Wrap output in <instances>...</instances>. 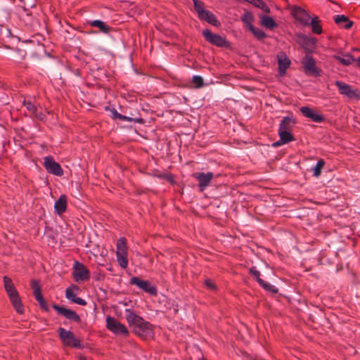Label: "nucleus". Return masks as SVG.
Returning <instances> with one entry per match:
<instances>
[{"instance_id": "obj_8", "label": "nucleus", "mask_w": 360, "mask_h": 360, "mask_svg": "<svg viewBox=\"0 0 360 360\" xmlns=\"http://www.w3.org/2000/svg\"><path fill=\"white\" fill-rule=\"evenodd\" d=\"M290 13L300 24L304 26H310V15L302 7L294 6L290 9Z\"/></svg>"}, {"instance_id": "obj_39", "label": "nucleus", "mask_w": 360, "mask_h": 360, "mask_svg": "<svg viewBox=\"0 0 360 360\" xmlns=\"http://www.w3.org/2000/svg\"><path fill=\"white\" fill-rule=\"evenodd\" d=\"M250 274L253 276L256 281L259 283V281L260 280H262L261 278H260V272L257 270L256 267L255 266H252L250 269Z\"/></svg>"}, {"instance_id": "obj_17", "label": "nucleus", "mask_w": 360, "mask_h": 360, "mask_svg": "<svg viewBox=\"0 0 360 360\" xmlns=\"http://www.w3.org/2000/svg\"><path fill=\"white\" fill-rule=\"evenodd\" d=\"M278 73L281 76H283L286 73L287 69L290 67L291 62L288 57L284 53L277 55Z\"/></svg>"}, {"instance_id": "obj_14", "label": "nucleus", "mask_w": 360, "mask_h": 360, "mask_svg": "<svg viewBox=\"0 0 360 360\" xmlns=\"http://www.w3.org/2000/svg\"><path fill=\"white\" fill-rule=\"evenodd\" d=\"M106 110H109L111 113V117L114 120H120L122 121L132 122L134 123L143 124L144 123V120L141 117H129L126 115H123L119 113L116 109L110 108L108 107L105 108Z\"/></svg>"}, {"instance_id": "obj_36", "label": "nucleus", "mask_w": 360, "mask_h": 360, "mask_svg": "<svg viewBox=\"0 0 360 360\" xmlns=\"http://www.w3.org/2000/svg\"><path fill=\"white\" fill-rule=\"evenodd\" d=\"M194 4V8L195 11L198 13V15H200L202 11H205L206 9L204 8V4L201 1L199 0H193Z\"/></svg>"}, {"instance_id": "obj_31", "label": "nucleus", "mask_w": 360, "mask_h": 360, "mask_svg": "<svg viewBox=\"0 0 360 360\" xmlns=\"http://www.w3.org/2000/svg\"><path fill=\"white\" fill-rule=\"evenodd\" d=\"M34 297L35 300L39 302V304L41 309L46 311H49V307L46 304V302L45 299L44 298L41 292H40V293L38 292L37 295H34Z\"/></svg>"}, {"instance_id": "obj_5", "label": "nucleus", "mask_w": 360, "mask_h": 360, "mask_svg": "<svg viewBox=\"0 0 360 360\" xmlns=\"http://www.w3.org/2000/svg\"><path fill=\"white\" fill-rule=\"evenodd\" d=\"M202 36L207 41L218 47H229V42L225 37L219 34L212 33L209 29H205L202 32Z\"/></svg>"}, {"instance_id": "obj_27", "label": "nucleus", "mask_w": 360, "mask_h": 360, "mask_svg": "<svg viewBox=\"0 0 360 360\" xmlns=\"http://www.w3.org/2000/svg\"><path fill=\"white\" fill-rule=\"evenodd\" d=\"M261 24L262 26L273 30L277 27V24L273 18L268 15H262L261 18Z\"/></svg>"}, {"instance_id": "obj_32", "label": "nucleus", "mask_w": 360, "mask_h": 360, "mask_svg": "<svg viewBox=\"0 0 360 360\" xmlns=\"http://www.w3.org/2000/svg\"><path fill=\"white\" fill-rule=\"evenodd\" d=\"M259 284L266 291H269V292H271L272 293H277L278 290V288L271 285V283H267L266 281H264V280H260L259 281Z\"/></svg>"}, {"instance_id": "obj_34", "label": "nucleus", "mask_w": 360, "mask_h": 360, "mask_svg": "<svg viewBox=\"0 0 360 360\" xmlns=\"http://www.w3.org/2000/svg\"><path fill=\"white\" fill-rule=\"evenodd\" d=\"M192 83L195 88L199 89L204 86V80L201 76L195 75L192 78Z\"/></svg>"}, {"instance_id": "obj_44", "label": "nucleus", "mask_w": 360, "mask_h": 360, "mask_svg": "<svg viewBox=\"0 0 360 360\" xmlns=\"http://www.w3.org/2000/svg\"><path fill=\"white\" fill-rule=\"evenodd\" d=\"M133 114H131L130 117H133ZM129 117V116H128Z\"/></svg>"}, {"instance_id": "obj_41", "label": "nucleus", "mask_w": 360, "mask_h": 360, "mask_svg": "<svg viewBox=\"0 0 360 360\" xmlns=\"http://www.w3.org/2000/svg\"><path fill=\"white\" fill-rule=\"evenodd\" d=\"M72 302L79 304L81 306L86 305V302L81 297H76L75 299H72Z\"/></svg>"}, {"instance_id": "obj_37", "label": "nucleus", "mask_w": 360, "mask_h": 360, "mask_svg": "<svg viewBox=\"0 0 360 360\" xmlns=\"http://www.w3.org/2000/svg\"><path fill=\"white\" fill-rule=\"evenodd\" d=\"M31 288L33 290V295H37L38 292H41V286L39 282L37 280H32L31 281Z\"/></svg>"}, {"instance_id": "obj_4", "label": "nucleus", "mask_w": 360, "mask_h": 360, "mask_svg": "<svg viewBox=\"0 0 360 360\" xmlns=\"http://www.w3.org/2000/svg\"><path fill=\"white\" fill-rule=\"evenodd\" d=\"M106 328L115 335L124 337L129 335V330L126 326L110 316L106 318Z\"/></svg>"}, {"instance_id": "obj_30", "label": "nucleus", "mask_w": 360, "mask_h": 360, "mask_svg": "<svg viewBox=\"0 0 360 360\" xmlns=\"http://www.w3.org/2000/svg\"><path fill=\"white\" fill-rule=\"evenodd\" d=\"M249 30L258 40H263L267 37L263 30L259 28H256L254 25H250Z\"/></svg>"}, {"instance_id": "obj_23", "label": "nucleus", "mask_w": 360, "mask_h": 360, "mask_svg": "<svg viewBox=\"0 0 360 360\" xmlns=\"http://www.w3.org/2000/svg\"><path fill=\"white\" fill-rule=\"evenodd\" d=\"M295 124V120L291 117H284L281 120L278 130L290 131Z\"/></svg>"}, {"instance_id": "obj_16", "label": "nucleus", "mask_w": 360, "mask_h": 360, "mask_svg": "<svg viewBox=\"0 0 360 360\" xmlns=\"http://www.w3.org/2000/svg\"><path fill=\"white\" fill-rule=\"evenodd\" d=\"M194 176L198 179L199 184L198 186L200 190L202 191L207 186H209L211 180L214 176L212 172H199L194 174Z\"/></svg>"}, {"instance_id": "obj_25", "label": "nucleus", "mask_w": 360, "mask_h": 360, "mask_svg": "<svg viewBox=\"0 0 360 360\" xmlns=\"http://www.w3.org/2000/svg\"><path fill=\"white\" fill-rule=\"evenodd\" d=\"M334 21L336 24L340 25L342 22L345 23L343 26L344 28L349 30L353 25V22L349 20L348 17L345 15H337L335 16Z\"/></svg>"}, {"instance_id": "obj_12", "label": "nucleus", "mask_w": 360, "mask_h": 360, "mask_svg": "<svg viewBox=\"0 0 360 360\" xmlns=\"http://www.w3.org/2000/svg\"><path fill=\"white\" fill-rule=\"evenodd\" d=\"M130 284L136 285L144 292L149 293L151 295H156L157 288L152 285L148 281L141 280L139 277L134 276L130 279Z\"/></svg>"}, {"instance_id": "obj_3", "label": "nucleus", "mask_w": 360, "mask_h": 360, "mask_svg": "<svg viewBox=\"0 0 360 360\" xmlns=\"http://www.w3.org/2000/svg\"><path fill=\"white\" fill-rule=\"evenodd\" d=\"M116 248L117 262L122 269H126L128 266V253L127 240L124 238H120L118 239L117 241Z\"/></svg>"}, {"instance_id": "obj_42", "label": "nucleus", "mask_w": 360, "mask_h": 360, "mask_svg": "<svg viewBox=\"0 0 360 360\" xmlns=\"http://www.w3.org/2000/svg\"><path fill=\"white\" fill-rule=\"evenodd\" d=\"M283 143L281 142V139H280V140H279V141H278L277 142L274 143H273V146H274V147H278V146H281V145H283Z\"/></svg>"}, {"instance_id": "obj_21", "label": "nucleus", "mask_w": 360, "mask_h": 360, "mask_svg": "<svg viewBox=\"0 0 360 360\" xmlns=\"http://www.w3.org/2000/svg\"><path fill=\"white\" fill-rule=\"evenodd\" d=\"M9 300L13 307V308L15 309V311L20 314H22L25 312L24 307L22 304L21 298L19 295V293L15 294L14 295H11L9 297Z\"/></svg>"}, {"instance_id": "obj_18", "label": "nucleus", "mask_w": 360, "mask_h": 360, "mask_svg": "<svg viewBox=\"0 0 360 360\" xmlns=\"http://www.w3.org/2000/svg\"><path fill=\"white\" fill-rule=\"evenodd\" d=\"M300 39H302V46L307 53H311L315 49L316 44L315 37L302 35Z\"/></svg>"}, {"instance_id": "obj_2", "label": "nucleus", "mask_w": 360, "mask_h": 360, "mask_svg": "<svg viewBox=\"0 0 360 360\" xmlns=\"http://www.w3.org/2000/svg\"><path fill=\"white\" fill-rule=\"evenodd\" d=\"M58 332L60 340L65 345L77 349L84 347L81 341L75 337L72 331L66 330L65 328L60 327Z\"/></svg>"}, {"instance_id": "obj_28", "label": "nucleus", "mask_w": 360, "mask_h": 360, "mask_svg": "<svg viewBox=\"0 0 360 360\" xmlns=\"http://www.w3.org/2000/svg\"><path fill=\"white\" fill-rule=\"evenodd\" d=\"M290 131L278 130V135L281 139V142L283 143H288L295 140L293 135L290 132Z\"/></svg>"}, {"instance_id": "obj_33", "label": "nucleus", "mask_w": 360, "mask_h": 360, "mask_svg": "<svg viewBox=\"0 0 360 360\" xmlns=\"http://www.w3.org/2000/svg\"><path fill=\"white\" fill-rule=\"evenodd\" d=\"M324 165H325L324 160L320 159L317 162L315 167L313 169L314 176L318 177L320 176L321 171H322L323 168L324 167Z\"/></svg>"}, {"instance_id": "obj_6", "label": "nucleus", "mask_w": 360, "mask_h": 360, "mask_svg": "<svg viewBox=\"0 0 360 360\" xmlns=\"http://www.w3.org/2000/svg\"><path fill=\"white\" fill-rule=\"evenodd\" d=\"M302 64L306 75L313 77L320 75V69L316 67L315 60L309 54L302 58Z\"/></svg>"}, {"instance_id": "obj_1", "label": "nucleus", "mask_w": 360, "mask_h": 360, "mask_svg": "<svg viewBox=\"0 0 360 360\" xmlns=\"http://www.w3.org/2000/svg\"><path fill=\"white\" fill-rule=\"evenodd\" d=\"M125 318L129 326L132 328L136 335L143 339H147L153 335L154 326L136 314L133 309L125 310Z\"/></svg>"}, {"instance_id": "obj_43", "label": "nucleus", "mask_w": 360, "mask_h": 360, "mask_svg": "<svg viewBox=\"0 0 360 360\" xmlns=\"http://www.w3.org/2000/svg\"><path fill=\"white\" fill-rule=\"evenodd\" d=\"M358 65L360 66V56L356 59Z\"/></svg>"}, {"instance_id": "obj_9", "label": "nucleus", "mask_w": 360, "mask_h": 360, "mask_svg": "<svg viewBox=\"0 0 360 360\" xmlns=\"http://www.w3.org/2000/svg\"><path fill=\"white\" fill-rule=\"evenodd\" d=\"M52 307L57 311L59 315L65 317L69 321H74L77 323H81L82 319L80 316L74 310L67 309L56 304H53Z\"/></svg>"}, {"instance_id": "obj_26", "label": "nucleus", "mask_w": 360, "mask_h": 360, "mask_svg": "<svg viewBox=\"0 0 360 360\" xmlns=\"http://www.w3.org/2000/svg\"><path fill=\"white\" fill-rule=\"evenodd\" d=\"M310 25L311 26V32L316 34H321L323 32L322 26L321 25V20L317 16H315L309 21Z\"/></svg>"}, {"instance_id": "obj_15", "label": "nucleus", "mask_w": 360, "mask_h": 360, "mask_svg": "<svg viewBox=\"0 0 360 360\" xmlns=\"http://www.w3.org/2000/svg\"><path fill=\"white\" fill-rule=\"evenodd\" d=\"M300 110L304 117L311 119L315 122L321 123L325 120L323 115L318 114L315 110H312L309 107L304 106L300 108Z\"/></svg>"}, {"instance_id": "obj_45", "label": "nucleus", "mask_w": 360, "mask_h": 360, "mask_svg": "<svg viewBox=\"0 0 360 360\" xmlns=\"http://www.w3.org/2000/svg\"><path fill=\"white\" fill-rule=\"evenodd\" d=\"M133 114H131L130 117H133ZM129 117V116H128Z\"/></svg>"}, {"instance_id": "obj_29", "label": "nucleus", "mask_w": 360, "mask_h": 360, "mask_svg": "<svg viewBox=\"0 0 360 360\" xmlns=\"http://www.w3.org/2000/svg\"><path fill=\"white\" fill-rule=\"evenodd\" d=\"M79 290V287L75 284H72L65 290V297L72 302V299L76 297V292Z\"/></svg>"}, {"instance_id": "obj_13", "label": "nucleus", "mask_w": 360, "mask_h": 360, "mask_svg": "<svg viewBox=\"0 0 360 360\" xmlns=\"http://www.w3.org/2000/svg\"><path fill=\"white\" fill-rule=\"evenodd\" d=\"M23 105L29 111L31 117H34L40 121H43L46 119V115L42 112L41 108L32 103L31 101H25Z\"/></svg>"}, {"instance_id": "obj_7", "label": "nucleus", "mask_w": 360, "mask_h": 360, "mask_svg": "<svg viewBox=\"0 0 360 360\" xmlns=\"http://www.w3.org/2000/svg\"><path fill=\"white\" fill-rule=\"evenodd\" d=\"M72 275L77 282L86 281L90 278V271L82 263L75 261L73 267Z\"/></svg>"}, {"instance_id": "obj_46", "label": "nucleus", "mask_w": 360, "mask_h": 360, "mask_svg": "<svg viewBox=\"0 0 360 360\" xmlns=\"http://www.w3.org/2000/svg\"><path fill=\"white\" fill-rule=\"evenodd\" d=\"M79 360H86L85 359H80Z\"/></svg>"}, {"instance_id": "obj_38", "label": "nucleus", "mask_w": 360, "mask_h": 360, "mask_svg": "<svg viewBox=\"0 0 360 360\" xmlns=\"http://www.w3.org/2000/svg\"><path fill=\"white\" fill-rule=\"evenodd\" d=\"M337 58L340 63L345 65H349L354 60V58L349 55L346 58L341 57H338Z\"/></svg>"}, {"instance_id": "obj_24", "label": "nucleus", "mask_w": 360, "mask_h": 360, "mask_svg": "<svg viewBox=\"0 0 360 360\" xmlns=\"http://www.w3.org/2000/svg\"><path fill=\"white\" fill-rule=\"evenodd\" d=\"M89 25L92 27L98 28L101 32L105 34L109 33L112 30V28L110 26H108L107 24H105L104 22L100 20L91 21L89 22Z\"/></svg>"}, {"instance_id": "obj_40", "label": "nucleus", "mask_w": 360, "mask_h": 360, "mask_svg": "<svg viewBox=\"0 0 360 360\" xmlns=\"http://www.w3.org/2000/svg\"><path fill=\"white\" fill-rule=\"evenodd\" d=\"M205 286L211 290H216L217 286L216 285L210 280V279H206L204 282Z\"/></svg>"}, {"instance_id": "obj_22", "label": "nucleus", "mask_w": 360, "mask_h": 360, "mask_svg": "<svg viewBox=\"0 0 360 360\" xmlns=\"http://www.w3.org/2000/svg\"><path fill=\"white\" fill-rule=\"evenodd\" d=\"M3 279L4 283V288L8 294V297H11V295H14L18 293L11 278L5 276H4Z\"/></svg>"}, {"instance_id": "obj_35", "label": "nucleus", "mask_w": 360, "mask_h": 360, "mask_svg": "<svg viewBox=\"0 0 360 360\" xmlns=\"http://www.w3.org/2000/svg\"><path fill=\"white\" fill-rule=\"evenodd\" d=\"M254 20L253 15L251 13L246 12L244 13V15L242 16V20L243 22L247 24L248 27L249 28L250 25H253L252 24V21Z\"/></svg>"}, {"instance_id": "obj_19", "label": "nucleus", "mask_w": 360, "mask_h": 360, "mask_svg": "<svg viewBox=\"0 0 360 360\" xmlns=\"http://www.w3.org/2000/svg\"><path fill=\"white\" fill-rule=\"evenodd\" d=\"M68 198L65 194L61 195L56 201L54 205L55 212L58 214H62L67 210Z\"/></svg>"}, {"instance_id": "obj_10", "label": "nucleus", "mask_w": 360, "mask_h": 360, "mask_svg": "<svg viewBox=\"0 0 360 360\" xmlns=\"http://www.w3.org/2000/svg\"><path fill=\"white\" fill-rule=\"evenodd\" d=\"M46 170L52 174L61 176L63 174V170L59 163L56 162L51 156L44 158L43 164Z\"/></svg>"}, {"instance_id": "obj_20", "label": "nucleus", "mask_w": 360, "mask_h": 360, "mask_svg": "<svg viewBox=\"0 0 360 360\" xmlns=\"http://www.w3.org/2000/svg\"><path fill=\"white\" fill-rule=\"evenodd\" d=\"M198 18L201 20L206 21L207 22H208L215 27H219L221 25L219 21L217 18V17L214 15V14L208 10L202 11L201 14L200 15H198Z\"/></svg>"}, {"instance_id": "obj_11", "label": "nucleus", "mask_w": 360, "mask_h": 360, "mask_svg": "<svg viewBox=\"0 0 360 360\" xmlns=\"http://www.w3.org/2000/svg\"><path fill=\"white\" fill-rule=\"evenodd\" d=\"M335 84L338 88L340 94L349 98H359L360 93L358 89H352L350 85L341 81H336Z\"/></svg>"}]
</instances>
